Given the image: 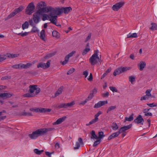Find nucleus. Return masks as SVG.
<instances>
[{"instance_id": "bb28decb", "label": "nucleus", "mask_w": 157, "mask_h": 157, "mask_svg": "<svg viewBox=\"0 0 157 157\" xmlns=\"http://www.w3.org/2000/svg\"><path fill=\"white\" fill-rule=\"evenodd\" d=\"M94 117V118L92 120L88 123H87L86 124V126H89L92 124H93L96 122H97L98 121V118H97Z\"/></svg>"}, {"instance_id": "9d476101", "label": "nucleus", "mask_w": 157, "mask_h": 157, "mask_svg": "<svg viewBox=\"0 0 157 157\" xmlns=\"http://www.w3.org/2000/svg\"><path fill=\"white\" fill-rule=\"evenodd\" d=\"M42 13L36 11L33 14V20L35 24H37L39 22L40 15Z\"/></svg>"}, {"instance_id": "f03ea898", "label": "nucleus", "mask_w": 157, "mask_h": 157, "mask_svg": "<svg viewBox=\"0 0 157 157\" xmlns=\"http://www.w3.org/2000/svg\"><path fill=\"white\" fill-rule=\"evenodd\" d=\"M29 93L24 94L23 96L25 98H30L36 96L40 92V89L37 85H30L29 86Z\"/></svg>"}, {"instance_id": "e433bc0d", "label": "nucleus", "mask_w": 157, "mask_h": 157, "mask_svg": "<svg viewBox=\"0 0 157 157\" xmlns=\"http://www.w3.org/2000/svg\"><path fill=\"white\" fill-rule=\"evenodd\" d=\"M39 32V30L34 25L33 26V28L32 29L31 32L32 33H38Z\"/></svg>"}, {"instance_id": "72a5a7b5", "label": "nucleus", "mask_w": 157, "mask_h": 157, "mask_svg": "<svg viewBox=\"0 0 157 157\" xmlns=\"http://www.w3.org/2000/svg\"><path fill=\"white\" fill-rule=\"evenodd\" d=\"M151 26L150 28V29L152 30H157V24L155 23H151Z\"/></svg>"}, {"instance_id": "bf43d9fd", "label": "nucleus", "mask_w": 157, "mask_h": 157, "mask_svg": "<svg viewBox=\"0 0 157 157\" xmlns=\"http://www.w3.org/2000/svg\"><path fill=\"white\" fill-rule=\"evenodd\" d=\"M149 98H150L148 96H146V95L140 98V100L141 101L143 100H148Z\"/></svg>"}, {"instance_id": "9b49d317", "label": "nucleus", "mask_w": 157, "mask_h": 157, "mask_svg": "<svg viewBox=\"0 0 157 157\" xmlns=\"http://www.w3.org/2000/svg\"><path fill=\"white\" fill-rule=\"evenodd\" d=\"M124 2H123L117 3L113 6L112 9L113 11H117L124 6Z\"/></svg>"}, {"instance_id": "393cba45", "label": "nucleus", "mask_w": 157, "mask_h": 157, "mask_svg": "<svg viewBox=\"0 0 157 157\" xmlns=\"http://www.w3.org/2000/svg\"><path fill=\"white\" fill-rule=\"evenodd\" d=\"M12 96V95L9 93H0V97L2 98H10Z\"/></svg>"}, {"instance_id": "7c9ffc66", "label": "nucleus", "mask_w": 157, "mask_h": 157, "mask_svg": "<svg viewBox=\"0 0 157 157\" xmlns=\"http://www.w3.org/2000/svg\"><path fill=\"white\" fill-rule=\"evenodd\" d=\"M7 57H9L11 58H13L17 57L19 56V54H9L6 55Z\"/></svg>"}, {"instance_id": "e2e57ef3", "label": "nucleus", "mask_w": 157, "mask_h": 157, "mask_svg": "<svg viewBox=\"0 0 157 157\" xmlns=\"http://www.w3.org/2000/svg\"><path fill=\"white\" fill-rule=\"evenodd\" d=\"M93 77L92 74L90 73V74L89 76L87 78V79L89 81H91L93 80Z\"/></svg>"}, {"instance_id": "6e6d98bb", "label": "nucleus", "mask_w": 157, "mask_h": 157, "mask_svg": "<svg viewBox=\"0 0 157 157\" xmlns=\"http://www.w3.org/2000/svg\"><path fill=\"white\" fill-rule=\"evenodd\" d=\"M132 124H130L128 125L123 126V127L125 131H126L130 129L132 127Z\"/></svg>"}, {"instance_id": "a18cd8bd", "label": "nucleus", "mask_w": 157, "mask_h": 157, "mask_svg": "<svg viewBox=\"0 0 157 157\" xmlns=\"http://www.w3.org/2000/svg\"><path fill=\"white\" fill-rule=\"evenodd\" d=\"M105 136L104 133L103 132H98V139L101 140Z\"/></svg>"}, {"instance_id": "603ef678", "label": "nucleus", "mask_w": 157, "mask_h": 157, "mask_svg": "<svg viewBox=\"0 0 157 157\" xmlns=\"http://www.w3.org/2000/svg\"><path fill=\"white\" fill-rule=\"evenodd\" d=\"M29 32H25L23 33H17V35H20L21 36L23 37L25 36H27L29 34Z\"/></svg>"}, {"instance_id": "6e6552de", "label": "nucleus", "mask_w": 157, "mask_h": 157, "mask_svg": "<svg viewBox=\"0 0 157 157\" xmlns=\"http://www.w3.org/2000/svg\"><path fill=\"white\" fill-rule=\"evenodd\" d=\"M35 8L33 2L29 3L25 9V13L29 15H31L34 12Z\"/></svg>"}, {"instance_id": "69168bd1", "label": "nucleus", "mask_w": 157, "mask_h": 157, "mask_svg": "<svg viewBox=\"0 0 157 157\" xmlns=\"http://www.w3.org/2000/svg\"><path fill=\"white\" fill-rule=\"evenodd\" d=\"M102 113V112L101 111H99L98 113L96 114L95 115L94 117L97 118H98V117Z\"/></svg>"}, {"instance_id": "4468645a", "label": "nucleus", "mask_w": 157, "mask_h": 157, "mask_svg": "<svg viewBox=\"0 0 157 157\" xmlns=\"http://www.w3.org/2000/svg\"><path fill=\"white\" fill-rule=\"evenodd\" d=\"M75 52V51H73L67 55L65 58V60L62 62V64L63 65H65L68 62L69 58L72 57Z\"/></svg>"}, {"instance_id": "ddd939ff", "label": "nucleus", "mask_w": 157, "mask_h": 157, "mask_svg": "<svg viewBox=\"0 0 157 157\" xmlns=\"http://www.w3.org/2000/svg\"><path fill=\"white\" fill-rule=\"evenodd\" d=\"M75 52V51H73L67 55L65 58V60L62 62V64L63 65H65L68 62L69 58L72 57Z\"/></svg>"}, {"instance_id": "0eeeda50", "label": "nucleus", "mask_w": 157, "mask_h": 157, "mask_svg": "<svg viewBox=\"0 0 157 157\" xmlns=\"http://www.w3.org/2000/svg\"><path fill=\"white\" fill-rule=\"evenodd\" d=\"M24 9V7L22 6H20L18 8L15 9L11 13L8 17L6 18V20L10 19L14 17L17 14L22 11Z\"/></svg>"}, {"instance_id": "680f3d73", "label": "nucleus", "mask_w": 157, "mask_h": 157, "mask_svg": "<svg viewBox=\"0 0 157 157\" xmlns=\"http://www.w3.org/2000/svg\"><path fill=\"white\" fill-rule=\"evenodd\" d=\"M88 74V71L87 70L84 71L83 72V75L85 76V78H86Z\"/></svg>"}, {"instance_id": "473e14b6", "label": "nucleus", "mask_w": 157, "mask_h": 157, "mask_svg": "<svg viewBox=\"0 0 157 157\" xmlns=\"http://www.w3.org/2000/svg\"><path fill=\"white\" fill-rule=\"evenodd\" d=\"M32 65V64L30 63H28L26 64H22V68L27 69L30 67Z\"/></svg>"}, {"instance_id": "a878e982", "label": "nucleus", "mask_w": 157, "mask_h": 157, "mask_svg": "<svg viewBox=\"0 0 157 157\" xmlns=\"http://www.w3.org/2000/svg\"><path fill=\"white\" fill-rule=\"evenodd\" d=\"M75 104V102L74 101H71V102L65 103V109L70 108L73 106Z\"/></svg>"}, {"instance_id": "f3484780", "label": "nucleus", "mask_w": 157, "mask_h": 157, "mask_svg": "<svg viewBox=\"0 0 157 157\" xmlns=\"http://www.w3.org/2000/svg\"><path fill=\"white\" fill-rule=\"evenodd\" d=\"M66 118V116H64L61 118H59L56 122L53 123V124L56 125L59 124L64 121L65 120Z\"/></svg>"}, {"instance_id": "58836bf2", "label": "nucleus", "mask_w": 157, "mask_h": 157, "mask_svg": "<svg viewBox=\"0 0 157 157\" xmlns=\"http://www.w3.org/2000/svg\"><path fill=\"white\" fill-rule=\"evenodd\" d=\"M34 152L37 155H40L41 153L44 151V150H39L38 149H35L33 150Z\"/></svg>"}, {"instance_id": "ea45409f", "label": "nucleus", "mask_w": 157, "mask_h": 157, "mask_svg": "<svg viewBox=\"0 0 157 157\" xmlns=\"http://www.w3.org/2000/svg\"><path fill=\"white\" fill-rule=\"evenodd\" d=\"M5 113L6 111L5 110H3L0 112V121L2 120H3L6 118V116H1L2 115L3 113Z\"/></svg>"}, {"instance_id": "c85d7f7f", "label": "nucleus", "mask_w": 157, "mask_h": 157, "mask_svg": "<svg viewBox=\"0 0 157 157\" xmlns=\"http://www.w3.org/2000/svg\"><path fill=\"white\" fill-rule=\"evenodd\" d=\"M52 35L53 37L58 39L60 37L59 33L56 31H54L52 32Z\"/></svg>"}, {"instance_id": "aec40b11", "label": "nucleus", "mask_w": 157, "mask_h": 157, "mask_svg": "<svg viewBox=\"0 0 157 157\" xmlns=\"http://www.w3.org/2000/svg\"><path fill=\"white\" fill-rule=\"evenodd\" d=\"M40 38L44 41L46 40L45 31L44 30H42L40 32Z\"/></svg>"}, {"instance_id": "dca6fc26", "label": "nucleus", "mask_w": 157, "mask_h": 157, "mask_svg": "<svg viewBox=\"0 0 157 157\" xmlns=\"http://www.w3.org/2000/svg\"><path fill=\"white\" fill-rule=\"evenodd\" d=\"M107 103L108 101H99L97 103L95 104L94 106V108H99Z\"/></svg>"}, {"instance_id": "39448f33", "label": "nucleus", "mask_w": 157, "mask_h": 157, "mask_svg": "<svg viewBox=\"0 0 157 157\" xmlns=\"http://www.w3.org/2000/svg\"><path fill=\"white\" fill-rule=\"evenodd\" d=\"M57 16L60 15L61 14L64 12L65 14L68 13L72 9L70 7H66L65 8L62 7L61 8H54Z\"/></svg>"}, {"instance_id": "6ab92c4d", "label": "nucleus", "mask_w": 157, "mask_h": 157, "mask_svg": "<svg viewBox=\"0 0 157 157\" xmlns=\"http://www.w3.org/2000/svg\"><path fill=\"white\" fill-rule=\"evenodd\" d=\"M43 109H41V108H39L36 107L31 108L29 109V110L33 112H35L36 113H41V112H43Z\"/></svg>"}, {"instance_id": "79ce46f5", "label": "nucleus", "mask_w": 157, "mask_h": 157, "mask_svg": "<svg viewBox=\"0 0 157 157\" xmlns=\"http://www.w3.org/2000/svg\"><path fill=\"white\" fill-rule=\"evenodd\" d=\"M128 78L129 81L132 84H133V82L135 81L136 77L135 76L132 75L129 76Z\"/></svg>"}, {"instance_id": "2eb2a0df", "label": "nucleus", "mask_w": 157, "mask_h": 157, "mask_svg": "<svg viewBox=\"0 0 157 157\" xmlns=\"http://www.w3.org/2000/svg\"><path fill=\"white\" fill-rule=\"evenodd\" d=\"M78 142H77L75 144V145L74 147V149L75 150L78 149L80 147V144L81 145L83 144V141L82 139L79 137L78 138Z\"/></svg>"}, {"instance_id": "7ed1b4c3", "label": "nucleus", "mask_w": 157, "mask_h": 157, "mask_svg": "<svg viewBox=\"0 0 157 157\" xmlns=\"http://www.w3.org/2000/svg\"><path fill=\"white\" fill-rule=\"evenodd\" d=\"M98 50L94 51V54L89 59V62L92 66L96 64H100L101 60V58L98 56Z\"/></svg>"}, {"instance_id": "5701e85b", "label": "nucleus", "mask_w": 157, "mask_h": 157, "mask_svg": "<svg viewBox=\"0 0 157 157\" xmlns=\"http://www.w3.org/2000/svg\"><path fill=\"white\" fill-rule=\"evenodd\" d=\"M121 67H119L116 69L113 72V75L114 76H116L117 75H119L122 73L121 71Z\"/></svg>"}, {"instance_id": "13d9d810", "label": "nucleus", "mask_w": 157, "mask_h": 157, "mask_svg": "<svg viewBox=\"0 0 157 157\" xmlns=\"http://www.w3.org/2000/svg\"><path fill=\"white\" fill-rule=\"evenodd\" d=\"M75 71V69L73 68H71L67 73V75H70L72 74Z\"/></svg>"}, {"instance_id": "20e7f679", "label": "nucleus", "mask_w": 157, "mask_h": 157, "mask_svg": "<svg viewBox=\"0 0 157 157\" xmlns=\"http://www.w3.org/2000/svg\"><path fill=\"white\" fill-rule=\"evenodd\" d=\"M45 6L46 4L44 2H41L38 3L36 6V8L38 9L37 11L43 13L45 11H49L52 10V8L53 7L49 6L44 7Z\"/></svg>"}, {"instance_id": "5fc2aeb1", "label": "nucleus", "mask_w": 157, "mask_h": 157, "mask_svg": "<svg viewBox=\"0 0 157 157\" xmlns=\"http://www.w3.org/2000/svg\"><path fill=\"white\" fill-rule=\"evenodd\" d=\"M110 89L113 92H117V89L115 87L110 86L109 87Z\"/></svg>"}, {"instance_id": "b1692460", "label": "nucleus", "mask_w": 157, "mask_h": 157, "mask_svg": "<svg viewBox=\"0 0 157 157\" xmlns=\"http://www.w3.org/2000/svg\"><path fill=\"white\" fill-rule=\"evenodd\" d=\"M63 87L62 86L60 87V88H59L57 91L55 93V96L54 97H56L57 96L61 94L63 91Z\"/></svg>"}, {"instance_id": "49530a36", "label": "nucleus", "mask_w": 157, "mask_h": 157, "mask_svg": "<svg viewBox=\"0 0 157 157\" xmlns=\"http://www.w3.org/2000/svg\"><path fill=\"white\" fill-rule=\"evenodd\" d=\"M7 58L6 55H0V62H2Z\"/></svg>"}, {"instance_id": "de8ad7c7", "label": "nucleus", "mask_w": 157, "mask_h": 157, "mask_svg": "<svg viewBox=\"0 0 157 157\" xmlns=\"http://www.w3.org/2000/svg\"><path fill=\"white\" fill-rule=\"evenodd\" d=\"M56 53V52H53L48 54L45 57V58H48L51 57L55 55Z\"/></svg>"}, {"instance_id": "a19ab883", "label": "nucleus", "mask_w": 157, "mask_h": 157, "mask_svg": "<svg viewBox=\"0 0 157 157\" xmlns=\"http://www.w3.org/2000/svg\"><path fill=\"white\" fill-rule=\"evenodd\" d=\"M29 27V23L26 21L22 25V28L24 30L25 29H27Z\"/></svg>"}, {"instance_id": "4be33fe9", "label": "nucleus", "mask_w": 157, "mask_h": 157, "mask_svg": "<svg viewBox=\"0 0 157 157\" xmlns=\"http://www.w3.org/2000/svg\"><path fill=\"white\" fill-rule=\"evenodd\" d=\"M43 135H44L48 132L54 130L55 128H41Z\"/></svg>"}, {"instance_id": "412c9836", "label": "nucleus", "mask_w": 157, "mask_h": 157, "mask_svg": "<svg viewBox=\"0 0 157 157\" xmlns=\"http://www.w3.org/2000/svg\"><path fill=\"white\" fill-rule=\"evenodd\" d=\"M140 71H142L146 66V63L145 62L141 61L138 65Z\"/></svg>"}, {"instance_id": "1a4fd4ad", "label": "nucleus", "mask_w": 157, "mask_h": 157, "mask_svg": "<svg viewBox=\"0 0 157 157\" xmlns=\"http://www.w3.org/2000/svg\"><path fill=\"white\" fill-rule=\"evenodd\" d=\"M125 131L124 127H122L119 129L118 131L113 133L110 135L108 137V140H110L113 138L117 137L120 133H123Z\"/></svg>"}, {"instance_id": "3c124183", "label": "nucleus", "mask_w": 157, "mask_h": 157, "mask_svg": "<svg viewBox=\"0 0 157 157\" xmlns=\"http://www.w3.org/2000/svg\"><path fill=\"white\" fill-rule=\"evenodd\" d=\"M116 106H110L108 109L107 110V113H108L111 111L114 110L116 108Z\"/></svg>"}, {"instance_id": "c03bdc74", "label": "nucleus", "mask_w": 157, "mask_h": 157, "mask_svg": "<svg viewBox=\"0 0 157 157\" xmlns=\"http://www.w3.org/2000/svg\"><path fill=\"white\" fill-rule=\"evenodd\" d=\"M90 50V49L89 48H86L83 51L82 53V55L84 56L86 55L88 52Z\"/></svg>"}, {"instance_id": "4c0bfd02", "label": "nucleus", "mask_w": 157, "mask_h": 157, "mask_svg": "<svg viewBox=\"0 0 157 157\" xmlns=\"http://www.w3.org/2000/svg\"><path fill=\"white\" fill-rule=\"evenodd\" d=\"M112 128L113 130L116 131L118 129L119 127L116 123L113 122Z\"/></svg>"}, {"instance_id": "f257e3e1", "label": "nucleus", "mask_w": 157, "mask_h": 157, "mask_svg": "<svg viewBox=\"0 0 157 157\" xmlns=\"http://www.w3.org/2000/svg\"><path fill=\"white\" fill-rule=\"evenodd\" d=\"M52 10L49 11H45L43 12L48 13V14H44L42 15V20L44 21L46 20H49L51 22L57 26L61 27L60 25L56 24L57 21V18L58 17L56 13L54 8H52Z\"/></svg>"}, {"instance_id": "37998d69", "label": "nucleus", "mask_w": 157, "mask_h": 157, "mask_svg": "<svg viewBox=\"0 0 157 157\" xmlns=\"http://www.w3.org/2000/svg\"><path fill=\"white\" fill-rule=\"evenodd\" d=\"M133 114H132L129 117H126L124 122H125L126 121H132L133 119Z\"/></svg>"}, {"instance_id": "052dcab7", "label": "nucleus", "mask_w": 157, "mask_h": 157, "mask_svg": "<svg viewBox=\"0 0 157 157\" xmlns=\"http://www.w3.org/2000/svg\"><path fill=\"white\" fill-rule=\"evenodd\" d=\"M41 109H44L43 110V111L41 112V113H45V112H50L51 110V109H47L46 108H41Z\"/></svg>"}, {"instance_id": "cd10ccee", "label": "nucleus", "mask_w": 157, "mask_h": 157, "mask_svg": "<svg viewBox=\"0 0 157 157\" xmlns=\"http://www.w3.org/2000/svg\"><path fill=\"white\" fill-rule=\"evenodd\" d=\"M20 115L21 116H33V114L32 113L29 112H26L25 111L21 113Z\"/></svg>"}, {"instance_id": "0e129e2a", "label": "nucleus", "mask_w": 157, "mask_h": 157, "mask_svg": "<svg viewBox=\"0 0 157 157\" xmlns=\"http://www.w3.org/2000/svg\"><path fill=\"white\" fill-rule=\"evenodd\" d=\"M109 95V93L108 92H106L105 93L102 94V96L104 98L108 97Z\"/></svg>"}, {"instance_id": "f8f14e48", "label": "nucleus", "mask_w": 157, "mask_h": 157, "mask_svg": "<svg viewBox=\"0 0 157 157\" xmlns=\"http://www.w3.org/2000/svg\"><path fill=\"white\" fill-rule=\"evenodd\" d=\"M50 61L49 60L46 63H40L37 65V67L38 68L41 67L44 69L48 68L50 67Z\"/></svg>"}, {"instance_id": "4d7b16f0", "label": "nucleus", "mask_w": 157, "mask_h": 157, "mask_svg": "<svg viewBox=\"0 0 157 157\" xmlns=\"http://www.w3.org/2000/svg\"><path fill=\"white\" fill-rule=\"evenodd\" d=\"M147 105L151 107H154L156 106L157 105L155 103H147Z\"/></svg>"}, {"instance_id": "f704fd0d", "label": "nucleus", "mask_w": 157, "mask_h": 157, "mask_svg": "<svg viewBox=\"0 0 157 157\" xmlns=\"http://www.w3.org/2000/svg\"><path fill=\"white\" fill-rule=\"evenodd\" d=\"M137 37V34L136 33H129L127 35V38H136Z\"/></svg>"}, {"instance_id": "8fccbe9b", "label": "nucleus", "mask_w": 157, "mask_h": 157, "mask_svg": "<svg viewBox=\"0 0 157 157\" xmlns=\"http://www.w3.org/2000/svg\"><path fill=\"white\" fill-rule=\"evenodd\" d=\"M12 67L15 69L22 68V63L13 65Z\"/></svg>"}, {"instance_id": "c756f323", "label": "nucleus", "mask_w": 157, "mask_h": 157, "mask_svg": "<svg viewBox=\"0 0 157 157\" xmlns=\"http://www.w3.org/2000/svg\"><path fill=\"white\" fill-rule=\"evenodd\" d=\"M121 68L122 73L124 72L128 71L130 70L132 68V67H121Z\"/></svg>"}, {"instance_id": "338daca9", "label": "nucleus", "mask_w": 157, "mask_h": 157, "mask_svg": "<svg viewBox=\"0 0 157 157\" xmlns=\"http://www.w3.org/2000/svg\"><path fill=\"white\" fill-rule=\"evenodd\" d=\"M94 96V94H89L87 99H88V101L91 99Z\"/></svg>"}, {"instance_id": "864d4df0", "label": "nucleus", "mask_w": 157, "mask_h": 157, "mask_svg": "<svg viewBox=\"0 0 157 157\" xmlns=\"http://www.w3.org/2000/svg\"><path fill=\"white\" fill-rule=\"evenodd\" d=\"M96 139L97 140L94 142L93 144L94 147L98 145L101 142V140H100V139Z\"/></svg>"}, {"instance_id": "423d86ee", "label": "nucleus", "mask_w": 157, "mask_h": 157, "mask_svg": "<svg viewBox=\"0 0 157 157\" xmlns=\"http://www.w3.org/2000/svg\"><path fill=\"white\" fill-rule=\"evenodd\" d=\"M41 129L33 131L32 134L29 135V136L32 139H36L40 136L43 135Z\"/></svg>"}, {"instance_id": "c9c22d12", "label": "nucleus", "mask_w": 157, "mask_h": 157, "mask_svg": "<svg viewBox=\"0 0 157 157\" xmlns=\"http://www.w3.org/2000/svg\"><path fill=\"white\" fill-rule=\"evenodd\" d=\"M151 90H147L145 92L146 95V96H147L149 97L150 98H154V96L152 95L151 94Z\"/></svg>"}, {"instance_id": "2f4dec72", "label": "nucleus", "mask_w": 157, "mask_h": 157, "mask_svg": "<svg viewBox=\"0 0 157 157\" xmlns=\"http://www.w3.org/2000/svg\"><path fill=\"white\" fill-rule=\"evenodd\" d=\"M91 139H98V136L95 134V132L94 131L92 130L90 132Z\"/></svg>"}, {"instance_id": "a211bd4d", "label": "nucleus", "mask_w": 157, "mask_h": 157, "mask_svg": "<svg viewBox=\"0 0 157 157\" xmlns=\"http://www.w3.org/2000/svg\"><path fill=\"white\" fill-rule=\"evenodd\" d=\"M144 120L141 115H139L136 119L134 120V122L137 124H140L142 122H144Z\"/></svg>"}, {"instance_id": "774afa93", "label": "nucleus", "mask_w": 157, "mask_h": 157, "mask_svg": "<svg viewBox=\"0 0 157 157\" xmlns=\"http://www.w3.org/2000/svg\"><path fill=\"white\" fill-rule=\"evenodd\" d=\"M88 101V99H86L84 101L81 102L80 103V104L83 105L85 104Z\"/></svg>"}, {"instance_id": "09e8293b", "label": "nucleus", "mask_w": 157, "mask_h": 157, "mask_svg": "<svg viewBox=\"0 0 157 157\" xmlns=\"http://www.w3.org/2000/svg\"><path fill=\"white\" fill-rule=\"evenodd\" d=\"M56 108L58 109H61L62 108L65 109V103H63L60 104L58 105H57Z\"/></svg>"}]
</instances>
